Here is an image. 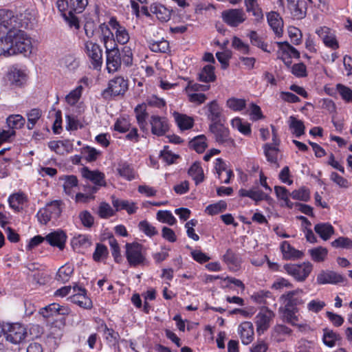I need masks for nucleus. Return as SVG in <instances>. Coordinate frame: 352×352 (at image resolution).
Segmentation results:
<instances>
[{
	"instance_id": "bb28decb",
	"label": "nucleus",
	"mask_w": 352,
	"mask_h": 352,
	"mask_svg": "<svg viewBox=\"0 0 352 352\" xmlns=\"http://www.w3.org/2000/svg\"><path fill=\"white\" fill-rule=\"evenodd\" d=\"M206 114L212 124L219 123L221 110L216 100H213L205 107Z\"/></svg>"
},
{
	"instance_id": "39448f33",
	"label": "nucleus",
	"mask_w": 352,
	"mask_h": 352,
	"mask_svg": "<svg viewBox=\"0 0 352 352\" xmlns=\"http://www.w3.org/2000/svg\"><path fill=\"white\" fill-rule=\"evenodd\" d=\"M284 270L296 280L302 282L311 272L313 265L310 262H305L300 265L286 264L284 265Z\"/></svg>"
},
{
	"instance_id": "bf43d9fd",
	"label": "nucleus",
	"mask_w": 352,
	"mask_h": 352,
	"mask_svg": "<svg viewBox=\"0 0 352 352\" xmlns=\"http://www.w3.org/2000/svg\"><path fill=\"white\" fill-rule=\"evenodd\" d=\"M292 307H285V309L283 311V319L287 323L291 324L292 325H297V322L298 321V318L295 314V311Z\"/></svg>"
},
{
	"instance_id": "ea45409f",
	"label": "nucleus",
	"mask_w": 352,
	"mask_h": 352,
	"mask_svg": "<svg viewBox=\"0 0 352 352\" xmlns=\"http://www.w3.org/2000/svg\"><path fill=\"white\" fill-rule=\"evenodd\" d=\"M135 112L136 114V118H137L139 126L140 127V129L144 130L146 126V117L148 115L146 111V104H138L135 108Z\"/></svg>"
},
{
	"instance_id": "7c9ffc66",
	"label": "nucleus",
	"mask_w": 352,
	"mask_h": 352,
	"mask_svg": "<svg viewBox=\"0 0 352 352\" xmlns=\"http://www.w3.org/2000/svg\"><path fill=\"white\" fill-rule=\"evenodd\" d=\"M314 230L324 241L328 240L334 232L333 226L329 223L316 224Z\"/></svg>"
},
{
	"instance_id": "cd10ccee",
	"label": "nucleus",
	"mask_w": 352,
	"mask_h": 352,
	"mask_svg": "<svg viewBox=\"0 0 352 352\" xmlns=\"http://www.w3.org/2000/svg\"><path fill=\"white\" fill-rule=\"evenodd\" d=\"M280 250L284 258L287 260L300 258L303 254L302 252L292 247L286 241L282 242Z\"/></svg>"
},
{
	"instance_id": "864d4df0",
	"label": "nucleus",
	"mask_w": 352,
	"mask_h": 352,
	"mask_svg": "<svg viewBox=\"0 0 352 352\" xmlns=\"http://www.w3.org/2000/svg\"><path fill=\"white\" fill-rule=\"evenodd\" d=\"M168 42L164 39L158 41H153L150 43V49L154 52L165 53L168 50Z\"/></svg>"
},
{
	"instance_id": "79ce46f5",
	"label": "nucleus",
	"mask_w": 352,
	"mask_h": 352,
	"mask_svg": "<svg viewBox=\"0 0 352 352\" xmlns=\"http://www.w3.org/2000/svg\"><path fill=\"white\" fill-rule=\"evenodd\" d=\"M98 32L100 34L105 47H108L107 44L109 42L112 43L114 41L113 34L109 28V25L106 23H104L99 25Z\"/></svg>"
},
{
	"instance_id": "6e6552de",
	"label": "nucleus",
	"mask_w": 352,
	"mask_h": 352,
	"mask_svg": "<svg viewBox=\"0 0 352 352\" xmlns=\"http://www.w3.org/2000/svg\"><path fill=\"white\" fill-rule=\"evenodd\" d=\"M85 52L94 69L99 70L102 64V50L100 45L91 41L85 43Z\"/></svg>"
},
{
	"instance_id": "603ef678",
	"label": "nucleus",
	"mask_w": 352,
	"mask_h": 352,
	"mask_svg": "<svg viewBox=\"0 0 352 352\" xmlns=\"http://www.w3.org/2000/svg\"><path fill=\"white\" fill-rule=\"evenodd\" d=\"M41 116V111L38 109H32L27 113L28 129H32Z\"/></svg>"
},
{
	"instance_id": "6e6d98bb",
	"label": "nucleus",
	"mask_w": 352,
	"mask_h": 352,
	"mask_svg": "<svg viewBox=\"0 0 352 352\" xmlns=\"http://www.w3.org/2000/svg\"><path fill=\"white\" fill-rule=\"evenodd\" d=\"M336 90L345 102H352V89L351 88L342 84H338L336 85Z\"/></svg>"
},
{
	"instance_id": "4be33fe9",
	"label": "nucleus",
	"mask_w": 352,
	"mask_h": 352,
	"mask_svg": "<svg viewBox=\"0 0 352 352\" xmlns=\"http://www.w3.org/2000/svg\"><path fill=\"white\" fill-rule=\"evenodd\" d=\"M239 333L243 344H249L254 338V327L250 322H243L239 327Z\"/></svg>"
},
{
	"instance_id": "13d9d810",
	"label": "nucleus",
	"mask_w": 352,
	"mask_h": 352,
	"mask_svg": "<svg viewBox=\"0 0 352 352\" xmlns=\"http://www.w3.org/2000/svg\"><path fill=\"white\" fill-rule=\"evenodd\" d=\"M264 153L268 162L271 163H276L278 155L277 148L266 144L264 146Z\"/></svg>"
},
{
	"instance_id": "680f3d73",
	"label": "nucleus",
	"mask_w": 352,
	"mask_h": 352,
	"mask_svg": "<svg viewBox=\"0 0 352 352\" xmlns=\"http://www.w3.org/2000/svg\"><path fill=\"white\" fill-rule=\"evenodd\" d=\"M232 47L239 51L241 53L248 54L250 53V47L248 44H245L239 38L234 36L232 42Z\"/></svg>"
},
{
	"instance_id": "6ab92c4d",
	"label": "nucleus",
	"mask_w": 352,
	"mask_h": 352,
	"mask_svg": "<svg viewBox=\"0 0 352 352\" xmlns=\"http://www.w3.org/2000/svg\"><path fill=\"white\" fill-rule=\"evenodd\" d=\"M109 25L116 30V41L121 45L126 44L130 37L126 28L121 25L120 23L113 17L109 21Z\"/></svg>"
},
{
	"instance_id": "de8ad7c7",
	"label": "nucleus",
	"mask_w": 352,
	"mask_h": 352,
	"mask_svg": "<svg viewBox=\"0 0 352 352\" xmlns=\"http://www.w3.org/2000/svg\"><path fill=\"white\" fill-rule=\"evenodd\" d=\"M25 201V197L23 194L16 193L10 195L8 198V202L11 208L19 211L22 207L21 205Z\"/></svg>"
},
{
	"instance_id": "a18cd8bd",
	"label": "nucleus",
	"mask_w": 352,
	"mask_h": 352,
	"mask_svg": "<svg viewBox=\"0 0 352 352\" xmlns=\"http://www.w3.org/2000/svg\"><path fill=\"white\" fill-rule=\"evenodd\" d=\"M72 301L84 309H90L92 307V301L87 295L73 294Z\"/></svg>"
},
{
	"instance_id": "c03bdc74",
	"label": "nucleus",
	"mask_w": 352,
	"mask_h": 352,
	"mask_svg": "<svg viewBox=\"0 0 352 352\" xmlns=\"http://www.w3.org/2000/svg\"><path fill=\"white\" fill-rule=\"evenodd\" d=\"M232 126L233 128L236 129L245 135H250L251 134L250 124L245 122H242L239 118H235L232 120Z\"/></svg>"
},
{
	"instance_id": "473e14b6",
	"label": "nucleus",
	"mask_w": 352,
	"mask_h": 352,
	"mask_svg": "<svg viewBox=\"0 0 352 352\" xmlns=\"http://www.w3.org/2000/svg\"><path fill=\"white\" fill-rule=\"evenodd\" d=\"M214 67L210 65L204 66L199 73V80L204 82H213L216 79Z\"/></svg>"
},
{
	"instance_id": "7ed1b4c3",
	"label": "nucleus",
	"mask_w": 352,
	"mask_h": 352,
	"mask_svg": "<svg viewBox=\"0 0 352 352\" xmlns=\"http://www.w3.org/2000/svg\"><path fill=\"white\" fill-rule=\"evenodd\" d=\"M4 334L6 340L12 344H20L27 337V329L21 323L4 324Z\"/></svg>"
},
{
	"instance_id": "5fc2aeb1",
	"label": "nucleus",
	"mask_w": 352,
	"mask_h": 352,
	"mask_svg": "<svg viewBox=\"0 0 352 352\" xmlns=\"http://www.w3.org/2000/svg\"><path fill=\"white\" fill-rule=\"evenodd\" d=\"M81 153L87 161L93 162L97 159L100 152L93 147L87 146L82 148Z\"/></svg>"
},
{
	"instance_id": "f03ea898",
	"label": "nucleus",
	"mask_w": 352,
	"mask_h": 352,
	"mask_svg": "<svg viewBox=\"0 0 352 352\" xmlns=\"http://www.w3.org/2000/svg\"><path fill=\"white\" fill-rule=\"evenodd\" d=\"M88 1H56V6L61 15L71 28L78 30L80 23L74 14L81 13Z\"/></svg>"
},
{
	"instance_id": "2eb2a0df",
	"label": "nucleus",
	"mask_w": 352,
	"mask_h": 352,
	"mask_svg": "<svg viewBox=\"0 0 352 352\" xmlns=\"http://www.w3.org/2000/svg\"><path fill=\"white\" fill-rule=\"evenodd\" d=\"M26 79L25 72L17 67H10L7 74V80L10 86L14 87H21L26 82Z\"/></svg>"
},
{
	"instance_id": "f704fd0d",
	"label": "nucleus",
	"mask_w": 352,
	"mask_h": 352,
	"mask_svg": "<svg viewBox=\"0 0 352 352\" xmlns=\"http://www.w3.org/2000/svg\"><path fill=\"white\" fill-rule=\"evenodd\" d=\"M308 252L313 261L320 263L323 262L328 254V250L326 248L319 246L308 250Z\"/></svg>"
},
{
	"instance_id": "4c0bfd02",
	"label": "nucleus",
	"mask_w": 352,
	"mask_h": 352,
	"mask_svg": "<svg viewBox=\"0 0 352 352\" xmlns=\"http://www.w3.org/2000/svg\"><path fill=\"white\" fill-rule=\"evenodd\" d=\"M246 11L255 17V21L259 22L263 19V14L261 8L256 3V1H245Z\"/></svg>"
},
{
	"instance_id": "412c9836",
	"label": "nucleus",
	"mask_w": 352,
	"mask_h": 352,
	"mask_svg": "<svg viewBox=\"0 0 352 352\" xmlns=\"http://www.w3.org/2000/svg\"><path fill=\"white\" fill-rule=\"evenodd\" d=\"M151 12L162 22L170 20L172 10L159 2L153 3L150 7Z\"/></svg>"
},
{
	"instance_id": "0e129e2a",
	"label": "nucleus",
	"mask_w": 352,
	"mask_h": 352,
	"mask_svg": "<svg viewBox=\"0 0 352 352\" xmlns=\"http://www.w3.org/2000/svg\"><path fill=\"white\" fill-rule=\"evenodd\" d=\"M290 196L296 200L307 201L310 197L309 192L305 188H300L298 190H294Z\"/></svg>"
},
{
	"instance_id": "72a5a7b5",
	"label": "nucleus",
	"mask_w": 352,
	"mask_h": 352,
	"mask_svg": "<svg viewBox=\"0 0 352 352\" xmlns=\"http://www.w3.org/2000/svg\"><path fill=\"white\" fill-rule=\"evenodd\" d=\"M63 179L64 180L63 185L64 191L67 195L73 196L78 186L77 177L74 175H67Z\"/></svg>"
},
{
	"instance_id": "9b49d317",
	"label": "nucleus",
	"mask_w": 352,
	"mask_h": 352,
	"mask_svg": "<svg viewBox=\"0 0 352 352\" xmlns=\"http://www.w3.org/2000/svg\"><path fill=\"white\" fill-rule=\"evenodd\" d=\"M223 21L230 27H237L243 23L246 16L243 10L240 9H228L222 12Z\"/></svg>"
},
{
	"instance_id": "e2e57ef3",
	"label": "nucleus",
	"mask_w": 352,
	"mask_h": 352,
	"mask_svg": "<svg viewBox=\"0 0 352 352\" xmlns=\"http://www.w3.org/2000/svg\"><path fill=\"white\" fill-rule=\"evenodd\" d=\"M249 37L252 45L262 49L265 52H269L267 50V44L262 41L255 31H252L249 34Z\"/></svg>"
},
{
	"instance_id": "4468645a",
	"label": "nucleus",
	"mask_w": 352,
	"mask_h": 352,
	"mask_svg": "<svg viewBox=\"0 0 352 352\" xmlns=\"http://www.w3.org/2000/svg\"><path fill=\"white\" fill-rule=\"evenodd\" d=\"M39 314L45 318L49 319L59 315H68L69 309L58 303H52L40 309Z\"/></svg>"
},
{
	"instance_id": "b1692460",
	"label": "nucleus",
	"mask_w": 352,
	"mask_h": 352,
	"mask_svg": "<svg viewBox=\"0 0 352 352\" xmlns=\"http://www.w3.org/2000/svg\"><path fill=\"white\" fill-rule=\"evenodd\" d=\"M302 293H303V291L300 289H298L283 294L280 298L285 304V307H294L302 303V299L298 297V295Z\"/></svg>"
},
{
	"instance_id": "9d476101",
	"label": "nucleus",
	"mask_w": 352,
	"mask_h": 352,
	"mask_svg": "<svg viewBox=\"0 0 352 352\" xmlns=\"http://www.w3.org/2000/svg\"><path fill=\"white\" fill-rule=\"evenodd\" d=\"M19 25L18 17L12 11L6 9L0 10V32L4 33L7 31L8 32L9 30L17 28Z\"/></svg>"
},
{
	"instance_id": "393cba45",
	"label": "nucleus",
	"mask_w": 352,
	"mask_h": 352,
	"mask_svg": "<svg viewBox=\"0 0 352 352\" xmlns=\"http://www.w3.org/2000/svg\"><path fill=\"white\" fill-rule=\"evenodd\" d=\"M82 175L98 186L105 185L104 175L98 170H90L87 167L82 168Z\"/></svg>"
},
{
	"instance_id": "20e7f679",
	"label": "nucleus",
	"mask_w": 352,
	"mask_h": 352,
	"mask_svg": "<svg viewBox=\"0 0 352 352\" xmlns=\"http://www.w3.org/2000/svg\"><path fill=\"white\" fill-rule=\"evenodd\" d=\"M60 201H53L47 204L45 208L39 210L37 213L38 221L42 224H47L51 220H56L61 212Z\"/></svg>"
},
{
	"instance_id": "a878e982",
	"label": "nucleus",
	"mask_w": 352,
	"mask_h": 352,
	"mask_svg": "<svg viewBox=\"0 0 352 352\" xmlns=\"http://www.w3.org/2000/svg\"><path fill=\"white\" fill-rule=\"evenodd\" d=\"M317 281L320 284H337L344 281V277L335 272H322L318 274Z\"/></svg>"
},
{
	"instance_id": "37998d69",
	"label": "nucleus",
	"mask_w": 352,
	"mask_h": 352,
	"mask_svg": "<svg viewBox=\"0 0 352 352\" xmlns=\"http://www.w3.org/2000/svg\"><path fill=\"white\" fill-rule=\"evenodd\" d=\"M206 141V138L204 135H198L190 142L189 145L190 147L195 149L197 153H201L207 147Z\"/></svg>"
},
{
	"instance_id": "c85d7f7f",
	"label": "nucleus",
	"mask_w": 352,
	"mask_h": 352,
	"mask_svg": "<svg viewBox=\"0 0 352 352\" xmlns=\"http://www.w3.org/2000/svg\"><path fill=\"white\" fill-rule=\"evenodd\" d=\"M288 125L292 133L296 138H300L305 133V126L303 122L296 117L292 116L289 118Z\"/></svg>"
},
{
	"instance_id": "dca6fc26",
	"label": "nucleus",
	"mask_w": 352,
	"mask_h": 352,
	"mask_svg": "<svg viewBox=\"0 0 352 352\" xmlns=\"http://www.w3.org/2000/svg\"><path fill=\"white\" fill-rule=\"evenodd\" d=\"M316 33L323 41L326 46L333 50H336L339 47L336 36L331 33L330 28L325 26L320 27L316 30Z\"/></svg>"
},
{
	"instance_id": "3c124183",
	"label": "nucleus",
	"mask_w": 352,
	"mask_h": 352,
	"mask_svg": "<svg viewBox=\"0 0 352 352\" xmlns=\"http://www.w3.org/2000/svg\"><path fill=\"white\" fill-rule=\"evenodd\" d=\"M60 64L69 70L73 71L78 67L79 61L73 55L68 54L62 58Z\"/></svg>"
},
{
	"instance_id": "774afa93",
	"label": "nucleus",
	"mask_w": 352,
	"mask_h": 352,
	"mask_svg": "<svg viewBox=\"0 0 352 352\" xmlns=\"http://www.w3.org/2000/svg\"><path fill=\"white\" fill-rule=\"evenodd\" d=\"M223 259L225 262L229 265H232L235 267H237L239 265V258L230 249H228L226 251V253L223 256Z\"/></svg>"
},
{
	"instance_id": "5701e85b",
	"label": "nucleus",
	"mask_w": 352,
	"mask_h": 352,
	"mask_svg": "<svg viewBox=\"0 0 352 352\" xmlns=\"http://www.w3.org/2000/svg\"><path fill=\"white\" fill-rule=\"evenodd\" d=\"M267 19L274 33L280 36L283 33V22L279 14L276 12H270L267 15Z\"/></svg>"
},
{
	"instance_id": "a211bd4d",
	"label": "nucleus",
	"mask_w": 352,
	"mask_h": 352,
	"mask_svg": "<svg viewBox=\"0 0 352 352\" xmlns=\"http://www.w3.org/2000/svg\"><path fill=\"white\" fill-rule=\"evenodd\" d=\"M287 8L292 16L296 19L305 17L307 10V1H288Z\"/></svg>"
},
{
	"instance_id": "69168bd1",
	"label": "nucleus",
	"mask_w": 352,
	"mask_h": 352,
	"mask_svg": "<svg viewBox=\"0 0 352 352\" xmlns=\"http://www.w3.org/2000/svg\"><path fill=\"white\" fill-rule=\"evenodd\" d=\"M139 228L145 234L149 236H152L157 234L155 228L149 223L147 221H140L139 223Z\"/></svg>"
},
{
	"instance_id": "c756f323",
	"label": "nucleus",
	"mask_w": 352,
	"mask_h": 352,
	"mask_svg": "<svg viewBox=\"0 0 352 352\" xmlns=\"http://www.w3.org/2000/svg\"><path fill=\"white\" fill-rule=\"evenodd\" d=\"M117 172L120 177L126 180L131 181L135 179V172L132 166L127 162H120L118 164Z\"/></svg>"
},
{
	"instance_id": "338daca9",
	"label": "nucleus",
	"mask_w": 352,
	"mask_h": 352,
	"mask_svg": "<svg viewBox=\"0 0 352 352\" xmlns=\"http://www.w3.org/2000/svg\"><path fill=\"white\" fill-rule=\"evenodd\" d=\"M79 219L82 224L86 228H91L94 221V218L91 214L87 210H83L79 214Z\"/></svg>"
},
{
	"instance_id": "09e8293b",
	"label": "nucleus",
	"mask_w": 352,
	"mask_h": 352,
	"mask_svg": "<svg viewBox=\"0 0 352 352\" xmlns=\"http://www.w3.org/2000/svg\"><path fill=\"white\" fill-rule=\"evenodd\" d=\"M277 45L279 49L284 53L289 56V57H294L295 58H300V52L292 46L288 42H278Z\"/></svg>"
},
{
	"instance_id": "423d86ee",
	"label": "nucleus",
	"mask_w": 352,
	"mask_h": 352,
	"mask_svg": "<svg viewBox=\"0 0 352 352\" xmlns=\"http://www.w3.org/2000/svg\"><path fill=\"white\" fill-rule=\"evenodd\" d=\"M128 89V80L122 76H117L109 82L107 89L104 90L102 96L107 98L109 96L124 95Z\"/></svg>"
},
{
	"instance_id": "1a4fd4ad",
	"label": "nucleus",
	"mask_w": 352,
	"mask_h": 352,
	"mask_svg": "<svg viewBox=\"0 0 352 352\" xmlns=\"http://www.w3.org/2000/svg\"><path fill=\"white\" fill-rule=\"evenodd\" d=\"M142 245L133 243L126 244V257L131 266H137L144 263L145 257L142 252Z\"/></svg>"
},
{
	"instance_id": "49530a36",
	"label": "nucleus",
	"mask_w": 352,
	"mask_h": 352,
	"mask_svg": "<svg viewBox=\"0 0 352 352\" xmlns=\"http://www.w3.org/2000/svg\"><path fill=\"white\" fill-rule=\"evenodd\" d=\"M74 272V267L69 265H65L59 268L57 274L56 279L63 283H65L69 280L70 276Z\"/></svg>"
},
{
	"instance_id": "ddd939ff",
	"label": "nucleus",
	"mask_w": 352,
	"mask_h": 352,
	"mask_svg": "<svg viewBox=\"0 0 352 352\" xmlns=\"http://www.w3.org/2000/svg\"><path fill=\"white\" fill-rule=\"evenodd\" d=\"M151 132L153 135L162 136L169 130V123L166 118L152 116L150 119Z\"/></svg>"
},
{
	"instance_id": "f8f14e48",
	"label": "nucleus",
	"mask_w": 352,
	"mask_h": 352,
	"mask_svg": "<svg viewBox=\"0 0 352 352\" xmlns=\"http://www.w3.org/2000/svg\"><path fill=\"white\" fill-rule=\"evenodd\" d=\"M107 69L109 72H116L121 66V54L117 47H106Z\"/></svg>"
},
{
	"instance_id": "f257e3e1",
	"label": "nucleus",
	"mask_w": 352,
	"mask_h": 352,
	"mask_svg": "<svg viewBox=\"0 0 352 352\" xmlns=\"http://www.w3.org/2000/svg\"><path fill=\"white\" fill-rule=\"evenodd\" d=\"M1 55L9 56L16 54L26 56L32 52L31 38L25 32L17 28L9 30L4 39L1 38Z\"/></svg>"
},
{
	"instance_id": "2f4dec72",
	"label": "nucleus",
	"mask_w": 352,
	"mask_h": 352,
	"mask_svg": "<svg viewBox=\"0 0 352 352\" xmlns=\"http://www.w3.org/2000/svg\"><path fill=\"white\" fill-rule=\"evenodd\" d=\"M112 204L116 210H126L129 214H133L136 212L138 208L133 202L127 200H120L118 199H113Z\"/></svg>"
},
{
	"instance_id": "4d7b16f0",
	"label": "nucleus",
	"mask_w": 352,
	"mask_h": 352,
	"mask_svg": "<svg viewBox=\"0 0 352 352\" xmlns=\"http://www.w3.org/2000/svg\"><path fill=\"white\" fill-rule=\"evenodd\" d=\"M226 208V203L223 201H220L218 203L210 204L207 206L206 211L208 212V214L214 215L223 212Z\"/></svg>"
},
{
	"instance_id": "052dcab7",
	"label": "nucleus",
	"mask_w": 352,
	"mask_h": 352,
	"mask_svg": "<svg viewBox=\"0 0 352 352\" xmlns=\"http://www.w3.org/2000/svg\"><path fill=\"white\" fill-rule=\"evenodd\" d=\"M227 106L234 111H241L245 107V100L232 98L227 100Z\"/></svg>"
},
{
	"instance_id": "c9c22d12",
	"label": "nucleus",
	"mask_w": 352,
	"mask_h": 352,
	"mask_svg": "<svg viewBox=\"0 0 352 352\" xmlns=\"http://www.w3.org/2000/svg\"><path fill=\"white\" fill-rule=\"evenodd\" d=\"M173 115L178 126L182 130H187L192 127L193 120L190 117L177 112H175Z\"/></svg>"
},
{
	"instance_id": "e433bc0d",
	"label": "nucleus",
	"mask_w": 352,
	"mask_h": 352,
	"mask_svg": "<svg viewBox=\"0 0 352 352\" xmlns=\"http://www.w3.org/2000/svg\"><path fill=\"white\" fill-rule=\"evenodd\" d=\"M188 175L193 179L196 185L204 181V170L198 162H195L188 170Z\"/></svg>"
},
{
	"instance_id": "f3484780",
	"label": "nucleus",
	"mask_w": 352,
	"mask_h": 352,
	"mask_svg": "<svg viewBox=\"0 0 352 352\" xmlns=\"http://www.w3.org/2000/svg\"><path fill=\"white\" fill-rule=\"evenodd\" d=\"M273 316V312L266 309L260 311L256 316V331L258 334L263 333L270 327V322Z\"/></svg>"
},
{
	"instance_id": "8fccbe9b",
	"label": "nucleus",
	"mask_w": 352,
	"mask_h": 352,
	"mask_svg": "<svg viewBox=\"0 0 352 352\" xmlns=\"http://www.w3.org/2000/svg\"><path fill=\"white\" fill-rule=\"evenodd\" d=\"M157 219L170 226L174 225L177 221L175 217L168 210H159L157 213Z\"/></svg>"
},
{
	"instance_id": "aec40b11",
	"label": "nucleus",
	"mask_w": 352,
	"mask_h": 352,
	"mask_svg": "<svg viewBox=\"0 0 352 352\" xmlns=\"http://www.w3.org/2000/svg\"><path fill=\"white\" fill-rule=\"evenodd\" d=\"M66 239V234L60 230L52 232L45 236V240L50 245L58 247L60 250H63L64 248Z\"/></svg>"
},
{
	"instance_id": "a19ab883",
	"label": "nucleus",
	"mask_w": 352,
	"mask_h": 352,
	"mask_svg": "<svg viewBox=\"0 0 352 352\" xmlns=\"http://www.w3.org/2000/svg\"><path fill=\"white\" fill-rule=\"evenodd\" d=\"M6 122L10 129L14 130L23 127L25 123V120L22 116L14 114L10 116L7 118Z\"/></svg>"
},
{
	"instance_id": "58836bf2",
	"label": "nucleus",
	"mask_w": 352,
	"mask_h": 352,
	"mask_svg": "<svg viewBox=\"0 0 352 352\" xmlns=\"http://www.w3.org/2000/svg\"><path fill=\"white\" fill-rule=\"evenodd\" d=\"M341 339L340 335L332 330L324 329L322 340L325 345L333 347L336 345L337 341Z\"/></svg>"
},
{
	"instance_id": "0eeeda50",
	"label": "nucleus",
	"mask_w": 352,
	"mask_h": 352,
	"mask_svg": "<svg viewBox=\"0 0 352 352\" xmlns=\"http://www.w3.org/2000/svg\"><path fill=\"white\" fill-rule=\"evenodd\" d=\"M210 131L214 135L215 140L227 146H234V141L230 137L229 129L220 123L210 124Z\"/></svg>"
}]
</instances>
